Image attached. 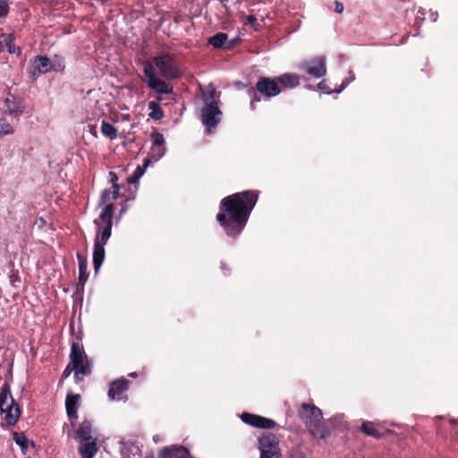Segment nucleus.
<instances>
[{"label": "nucleus", "mask_w": 458, "mask_h": 458, "mask_svg": "<svg viewBox=\"0 0 458 458\" xmlns=\"http://www.w3.org/2000/svg\"><path fill=\"white\" fill-rule=\"evenodd\" d=\"M258 193L245 191L222 199L216 219L228 236L238 235L244 228L256 205Z\"/></svg>", "instance_id": "1"}, {"label": "nucleus", "mask_w": 458, "mask_h": 458, "mask_svg": "<svg viewBox=\"0 0 458 458\" xmlns=\"http://www.w3.org/2000/svg\"><path fill=\"white\" fill-rule=\"evenodd\" d=\"M216 97L217 92L212 86H208L203 95L204 106L200 117L208 132H211L212 129L217 125L222 116L218 102L216 99Z\"/></svg>", "instance_id": "2"}, {"label": "nucleus", "mask_w": 458, "mask_h": 458, "mask_svg": "<svg viewBox=\"0 0 458 458\" xmlns=\"http://www.w3.org/2000/svg\"><path fill=\"white\" fill-rule=\"evenodd\" d=\"M299 415L314 437L325 438L327 436V430L322 423V412L318 407L303 403Z\"/></svg>", "instance_id": "3"}, {"label": "nucleus", "mask_w": 458, "mask_h": 458, "mask_svg": "<svg viewBox=\"0 0 458 458\" xmlns=\"http://www.w3.org/2000/svg\"><path fill=\"white\" fill-rule=\"evenodd\" d=\"M70 359V364L63 372L64 377H68L72 371L77 379L80 374L86 376L90 373V364L80 344H72Z\"/></svg>", "instance_id": "4"}, {"label": "nucleus", "mask_w": 458, "mask_h": 458, "mask_svg": "<svg viewBox=\"0 0 458 458\" xmlns=\"http://www.w3.org/2000/svg\"><path fill=\"white\" fill-rule=\"evenodd\" d=\"M0 411L4 414V420L10 426L14 425L21 415L20 407L13 398L8 383H4L0 390Z\"/></svg>", "instance_id": "5"}, {"label": "nucleus", "mask_w": 458, "mask_h": 458, "mask_svg": "<svg viewBox=\"0 0 458 458\" xmlns=\"http://www.w3.org/2000/svg\"><path fill=\"white\" fill-rule=\"evenodd\" d=\"M150 63L153 65V69H157L160 75L165 79H176L181 74L177 62L174 56L169 54L159 55L154 57L153 61Z\"/></svg>", "instance_id": "6"}, {"label": "nucleus", "mask_w": 458, "mask_h": 458, "mask_svg": "<svg viewBox=\"0 0 458 458\" xmlns=\"http://www.w3.org/2000/svg\"><path fill=\"white\" fill-rule=\"evenodd\" d=\"M258 448L260 458H280L281 450L278 437L272 433H262L259 437Z\"/></svg>", "instance_id": "7"}, {"label": "nucleus", "mask_w": 458, "mask_h": 458, "mask_svg": "<svg viewBox=\"0 0 458 458\" xmlns=\"http://www.w3.org/2000/svg\"><path fill=\"white\" fill-rule=\"evenodd\" d=\"M112 225H106L94 242L93 266L96 272L99 270L105 260V245L111 236Z\"/></svg>", "instance_id": "8"}, {"label": "nucleus", "mask_w": 458, "mask_h": 458, "mask_svg": "<svg viewBox=\"0 0 458 458\" xmlns=\"http://www.w3.org/2000/svg\"><path fill=\"white\" fill-rule=\"evenodd\" d=\"M112 225H106L94 242L93 266L96 272L99 270L105 260V245L111 236Z\"/></svg>", "instance_id": "9"}, {"label": "nucleus", "mask_w": 458, "mask_h": 458, "mask_svg": "<svg viewBox=\"0 0 458 458\" xmlns=\"http://www.w3.org/2000/svg\"><path fill=\"white\" fill-rule=\"evenodd\" d=\"M144 73L147 77V83L149 89L158 94L172 93L173 87L157 76L150 62L144 64Z\"/></svg>", "instance_id": "10"}, {"label": "nucleus", "mask_w": 458, "mask_h": 458, "mask_svg": "<svg viewBox=\"0 0 458 458\" xmlns=\"http://www.w3.org/2000/svg\"><path fill=\"white\" fill-rule=\"evenodd\" d=\"M300 69L314 78H321L327 73L326 58L318 56L303 62Z\"/></svg>", "instance_id": "11"}, {"label": "nucleus", "mask_w": 458, "mask_h": 458, "mask_svg": "<svg viewBox=\"0 0 458 458\" xmlns=\"http://www.w3.org/2000/svg\"><path fill=\"white\" fill-rule=\"evenodd\" d=\"M50 68V60L47 56L38 55L30 62L27 72L30 79L36 80L41 73L48 72Z\"/></svg>", "instance_id": "12"}, {"label": "nucleus", "mask_w": 458, "mask_h": 458, "mask_svg": "<svg viewBox=\"0 0 458 458\" xmlns=\"http://www.w3.org/2000/svg\"><path fill=\"white\" fill-rule=\"evenodd\" d=\"M25 109L23 101L14 95L8 94L4 101L3 110L11 116H20Z\"/></svg>", "instance_id": "13"}, {"label": "nucleus", "mask_w": 458, "mask_h": 458, "mask_svg": "<svg viewBox=\"0 0 458 458\" xmlns=\"http://www.w3.org/2000/svg\"><path fill=\"white\" fill-rule=\"evenodd\" d=\"M257 90L266 98L276 97L280 93L278 82L270 78L262 77L256 84Z\"/></svg>", "instance_id": "14"}, {"label": "nucleus", "mask_w": 458, "mask_h": 458, "mask_svg": "<svg viewBox=\"0 0 458 458\" xmlns=\"http://www.w3.org/2000/svg\"><path fill=\"white\" fill-rule=\"evenodd\" d=\"M151 140L152 145L149 151L150 158H152L153 161H158L166 152L165 138L162 133L155 131L151 134Z\"/></svg>", "instance_id": "15"}, {"label": "nucleus", "mask_w": 458, "mask_h": 458, "mask_svg": "<svg viewBox=\"0 0 458 458\" xmlns=\"http://www.w3.org/2000/svg\"><path fill=\"white\" fill-rule=\"evenodd\" d=\"M241 419L244 423L259 428H272L276 425V422L270 419L247 412L242 413Z\"/></svg>", "instance_id": "16"}, {"label": "nucleus", "mask_w": 458, "mask_h": 458, "mask_svg": "<svg viewBox=\"0 0 458 458\" xmlns=\"http://www.w3.org/2000/svg\"><path fill=\"white\" fill-rule=\"evenodd\" d=\"M240 41V36L233 37L231 39H228L226 34L219 32L215 36L211 37L208 40L209 44L212 45L215 48H225L230 49L233 46H235Z\"/></svg>", "instance_id": "17"}, {"label": "nucleus", "mask_w": 458, "mask_h": 458, "mask_svg": "<svg viewBox=\"0 0 458 458\" xmlns=\"http://www.w3.org/2000/svg\"><path fill=\"white\" fill-rule=\"evenodd\" d=\"M80 395L69 394L66 397L65 407L67 416L72 423L77 420V410L79 407Z\"/></svg>", "instance_id": "18"}, {"label": "nucleus", "mask_w": 458, "mask_h": 458, "mask_svg": "<svg viewBox=\"0 0 458 458\" xmlns=\"http://www.w3.org/2000/svg\"><path fill=\"white\" fill-rule=\"evenodd\" d=\"M128 380L126 379H117L114 381L108 391V397L111 400H120L121 394L128 388Z\"/></svg>", "instance_id": "19"}, {"label": "nucleus", "mask_w": 458, "mask_h": 458, "mask_svg": "<svg viewBox=\"0 0 458 458\" xmlns=\"http://www.w3.org/2000/svg\"><path fill=\"white\" fill-rule=\"evenodd\" d=\"M159 458H191L189 451L182 446H174L171 448H164L160 454Z\"/></svg>", "instance_id": "20"}, {"label": "nucleus", "mask_w": 458, "mask_h": 458, "mask_svg": "<svg viewBox=\"0 0 458 458\" xmlns=\"http://www.w3.org/2000/svg\"><path fill=\"white\" fill-rule=\"evenodd\" d=\"M98 448L96 440L81 442L79 452L81 458H94Z\"/></svg>", "instance_id": "21"}, {"label": "nucleus", "mask_w": 458, "mask_h": 458, "mask_svg": "<svg viewBox=\"0 0 458 458\" xmlns=\"http://www.w3.org/2000/svg\"><path fill=\"white\" fill-rule=\"evenodd\" d=\"M77 437L81 442L96 440L92 435L91 423L88 420H84L77 430Z\"/></svg>", "instance_id": "22"}, {"label": "nucleus", "mask_w": 458, "mask_h": 458, "mask_svg": "<svg viewBox=\"0 0 458 458\" xmlns=\"http://www.w3.org/2000/svg\"><path fill=\"white\" fill-rule=\"evenodd\" d=\"M277 82H280L284 87L294 88L299 85L300 81L299 77L293 73H284L276 80Z\"/></svg>", "instance_id": "23"}, {"label": "nucleus", "mask_w": 458, "mask_h": 458, "mask_svg": "<svg viewBox=\"0 0 458 458\" xmlns=\"http://www.w3.org/2000/svg\"><path fill=\"white\" fill-rule=\"evenodd\" d=\"M100 130L101 133L110 140L117 138V129L107 122H102Z\"/></svg>", "instance_id": "24"}, {"label": "nucleus", "mask_w": 458, "mask_h": 458, "mask_svg": "<svg viewBox=\"0 0 458 458\" xmlns=\"http://www.w3.org/2000/svg\"><path fill=\"white\" fill-rule=\"evenodd\" d=\"M361 430L366 435L374 437L376 438L383 437V433H381L379 429L372 422H363L361 426Z\"/></svg>", "instance_id": "25"}, {"label": "nucleus", "mask_w": 458, "mask_h": 458, "mask_svg": "<svg viewBox=\"0 0 458 458\" xmlns=\"http://www.w3.org/2000/svg\"><path fill=\"white\" fill-rule=\"evenodd\" d=\"M2 38H4V48H6L10 54H16L17 55L21 54V48L16 47L13 44L14 38L13 34H3Z\"/></svg>", "instance_id": "26"}, {"label": "nucleus", "mask_w": 458, "mask_h": 458, "mask_svg": "<svg viewBox=\"0 0 458 458\" xmlns=\"http://www.w3.org/2000/svg\"><path fill=\"white\" fill-rule=\"evenodd\" d=\"M114 210V206L112 203H107L105 208H103L101 214H100V219L106 224V225H113L112 223V217Z\"/></svg>", "instance_id": "27"}, {"label": "nucleus", "mask_w": 458, "mask_h": 458, "mask_svg": "<svg viewBox=\"0 0 458 458\" xmlns=\"http://www.w3.org/2000/svg\"><path fill=\"white\" fill-rule=\"evenodd\" d=\"M13 438L15 444L21 447L22 453L25 454V450L28 446V439L25 435L22 433L14 432L13 434Z\"/></svg>", "instance_id": "28"}, {"label": "nucleus", "mask_w": 458, "mask_h": 458, "mask_svg": "<svg viewBox=\"0 0 458 458\" xmlns=\"http://www.w3.org/2000/svg\"><path fill=\"white\" fill-rule=\"evenodd\" d=\"M14 129L5 118H0V138L5 135L13 134Z\"/></svg>", "instance_id": "29"}, {"label": "nucleus", "mask_w": 458, "mask_h": 458, "mask_svg": "<svg viewBox=\"0 0 458 458\" xmlns=\"http://www.w3.org/2000/svg\"><path fill=\"white\" fill-rule=\"evenodd\" d=\"M148 109L151 110V113L149 114V116L155 120H160L163 115H164V113L163 111L161 110V108L159 107L158 104L154 102V101H151L148 103Z\"/></svg>", "instance_id": "30"}, {"label": "nucleus", "mask_w": 458, "mask_h": 458, "mask_svg": "<svg viewBox=\"0 0 458 458\" xmlns=\"http://www.w3.org/2000/svg\"><path fill=\"white\" fill-rule=\"evenodd\" d=\"M144 167H141L140 165H138L134 171V173L128 177L127 182L130 184L137 183L138 181L142 177L144 174Z\"/></svg>", "instance_id": "31"}, {"label": "nucleus", "mask_w": 458, "mask_h": 458, "mask_svg": "<svg viewBox=\"0 0 458 458\" xmlns=\"http://www.w3.org/2000/svg\"><path fill=\"white\" fill-rule=\"evenodd\" d=\"M109 178H110V182L113 184L112 185L113 199H117L119 197V190H120L119 185L116 183L118 177L115 173L110 172Z\"/></svg>", "instance_id": "32"}, {"label": "nucleus", "mask_w": 458, "mask_h": 458, "mask_svg": "<svg viewBox=\"0 0 458 458\" xmlns=\"http://www.w3.org/2000/svg\"><path fill=\"white\" fill-rule=\"evenodd\" d=\"M242 23L244 26L250 25L254 29L259 27V24L257 23V18L254 14H249L242 19Z\"/></svg>", "instance_id": "33"}, {"label": "nucleus", "mask_w": 458, "mask_h": 458, "mask_svg": "<svg viewBox=\"0 0 458 458\" xmlns=\"http://www.w3.org/2000/svg\"><path fill=\"white\" fill-rule=\"evenodd\" d=\"M113 199V194L111 190H105L101 195V203L107 204Z\"/></svg>", "instance_id": "34"}, {"label": "nucleus", "mask_w": 458, "mask_h": 458, "mask_svg": "<svg viewBox=\"0 0 458 458\" xmlns=\"http://www.w3.org/2000/svg\"><path fill=\"white\" fill-rule=\"evenodd\" d=\"M349 74H350L349 78L343 81L340 89L335 90V92H337V93L342 92L348 86V84L350 82H352V81H353L355 80V76H354V74L352 72H350Z\"/></svg>", "instance_id": "35"}, {"label": "nucleus", "mask_w": 458, "mask_h": 458, "mask_svg": "<svg viewBox=\"0 0 458 458\" xmlns=\"http://www.w3.org/2000/svg\"><path fill=\"white\" fill-rule=\"evenodd\" d=\"M9 10L8 4L4 0H0V17L7 14Z\"/></svg>", "instance_id": "36"}, {"label": "nucleus", "mask_w": 458, "mask_h": 458, "mask_svg": "<svg viewBox=\"0 0 458 458\" xmlns=\"http://www.w3.org/2000/svg\"><path fill=\"white\" fill-rule=\"evenodd\" d=\"M344 4L338 0L335 1V12L337 13H342L344 12Z\"/></svg>", "instance_id": "37"}, {"label": "nucleus", "mask_w": 458, "mask_h": 458, "mask_svg": "<svg viewBox=\"0 0 458 458\" xmlns=\"http://www.w3.org/2000/svg\"><path fill=\"white\" fill-rule=\"evenodd\" d=\"M318 88L321 90H327V94H331L333 91H330V90H327L328 89V87L327 85V82L326 81H321L318 84Z\"/></svg>", "instance_id": "38"}, {"label": "nucleus", "mask_w": 458, "mask_h": 458, "mask_svg": "<svg viewBox=\"0 0 458 458\" xmlns=\"http://www.w3.org/2000/svg\"><path fill=\"white\" fill-rule=\"evenodd\" d=\"M86 270V266L82 263L80 264V281L85 280L84 278V271Z\"/></svg>", "instance_id": "39"}, {"label": "nucleus", "mask_w": 458, "mask_h": 458, "mask_svg": "<svg viewBox=\"0 0 458 458\" xmlns=\"http://www.w3.org/2000/svg\"><path fill=\"white\" fill-rule=\"evenodd\" d=\"M151 160H153L152 158H150V156L148 155V157L145 158L144 161H143V165H140L141 167H144V171L146 170V168L150 165V162Z\"/></svg>", "instance_id": "40"}, {"label": "nucleus", "mask_w": 458, "mask_h": 458, "mask_svg": "<svg viewBox=\"0 0 458 458\" xmlns=\"http://www.w3.org/2000/svg\"><path fill=\"white\" fill-rule=\"evenodd\" d=\"M36 224L40 227L46 224V221L42 217H40L36 221Z\"/></svg>", "instance_id": "41"}, {"label": "nucleus", "mask_w": 458, "mask_h": 458, "mask_svg": "<svg viewBox=\"0 0 458 458\" xmlns=\"http://www.w3.org/2000/svg\"><path fill=\"white\" fill-rule=\"evenodd\" d=\"M4 50V38H2V36L0 37V52Z\"/></svg>", "instance_id": "42"}, {"label": "nucleus", "mask_w": 458, "mask_h": 458, "mask_svg": "<svg viewBox=\"0 0 458 458\" xmlns=\"http://www.w3.org/2000/svg\"><path fill=\"white\" fill-rule=\"evenodd\" d=\"M424 15H425V13L419 11L418 14L416 16V19H422V20H424V17H421V16H424Z\"/></svg>", "instance_id": "43"}, {"label": "nucleus", "mask_w": 458, "mask_h": 458, "mask_svg": "<svg viewBox=\"0 0 458 458\" xmlns=\"http://www.w3.org/2000/svg\"><path fill=\"white\" fill-rule=\"evenodd\" d=\"M430 19L433 21H437V13H430Z\"/></svg>", "instance_id": "44"}, {"label": "nucleus", "mask_w": 458, "mask_h": 458, "mask_svg": "<svg viewBox=\"0 0 458 458\" xmlns=\"http://www.w3.org/2000/svg\"><path fill=\"white\" fill-rule=\"evenodd\" d=\"M257 101H259V99H253V100H251L250 105H251V107H252V108H255L254 104H255V102H257Z\"/></svg>", "instance_id": "45"}, {"label": "nucleus", "mask_w": 458, "mask_h": 458, "mask_svg": "<svg viewBox=\"0 0 458 458\" xmlns=\"http://www.w3.org/2000/svg\"><path fill=\"white\" fill-rule=\"evenodd\" d=\"M131 377H136L137 374L135 372L130 374Z\"/></svg>", "instance_id": "46"}, {"label": "nucleus", "mask_w": 458, "mask_h": 458, "mask_svg": "<svg viewBox=\"0 0 458 458\" xmlns=\"http://www.w3.org/2000/svg\"><path fill=\"white\" fill-rule=\"evenodd\" d=\"M222 4L227 2L228 0H219Z\"/></svg>", "instance_id": "47"}, {"label": "nucleus", "mask_w": 458, "mask_h": 458, "mask_svg": "<svg viewBox=\"0 0 458 458\" xmlns=\"http://www.w3.org/2000/svg\"><path fill=\"white\" fill-rule=\"evenodd\" d=\"M94 223H95L96 225H98V220H95V221H94Z\"/></svg>", "instance_id": "48"}]
</instances>
